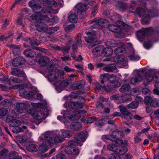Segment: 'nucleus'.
Wrapping results in <instances>:
<instances>
[{"mask_svg": "<svg viewBox=\"0 0 159 159\" xmlns=\"http://www.w3.org/2000/svg\"><path fill=\"white\" fill-rule=\"evenodd\" d=\"M60 135H57L52 132L48 131L42 134L39 137V141H43V138L46 141L43 142L40 146V149L43 152L47 151L54 144L61 143L65 140V138H69L72 135L71 131L68 130L61 129Z\"/></svg>", "mask_w": 159, "mask_h": 159, "instance_id": "1", "label": "nucleus"}, {"mask_svg": "<svg viewBox=\"0 0 159 159\" xmlns=\"http://www.w3.org/2000/svg\"><path fill=\"white\" fill-rule=\"evenodd\" d=\"M46 73L48 80L49 82H52L56 80L59 77L60 74H63L64 72L59 70L55 65L50 63L47 67Z\"/></svg>", "mask_w": 159, "mask_h": 159, "instance_id": "2", "label": "nucleus"}, {"mask_svg": "<svg viewBox=\"0 0 159 159\" xmlns=\"http://www.w3.org/2000/svg\"><path fill=\"white\" fill-rule=\"evenodd\" d=\"M80 112L79 111H74L73 114H71V112L70 111H62L61 112V114L63 116V117L59 116H57V119L60 121L61 122H63L65 126H68V125L69 123L68 120L66 119L67 118L68 119L72 120H75L77 119L74 118L72 119L74 116H78V119L80 118Z\"/></svg>", "mask_w": 159, "mask_h": 159, "instance_id": "3", "label": "nucleus"}, {"mask_svg": "<svg viewBox=\"0 0 159 159\" xmlns=\"http://www.w3.org/2000/svg\"><path fill=\"white\" fill-rule=\"evenodd\" d=\"M145 78L148 82L153 81L155 83V87L159 88V72L157 70L150 69L145 75Z\"/></svg>", "mask_w": 159, "mask_h": 159, "instance_id": "4", "label": "nucleus"}, {"mask_svg": "<svg viewBox=\"0 0 159 159\" xmlns=\"http://www.w3.org/2000/svg\"><path fill=\"white\" fill-rule=\"evenodd\" d=\"M95 85L96 89L99 92H100L101 90H104L107 92H110L115 88L119 87L120 85V82L116 81L109 82L106 86L105 87L102 86L98 83H96Z\"/></svg>", "mask_w": 159, "mask_h": 159, "instance_id": "5", "label": "nucleus"}, {"mask_svg": "<svg viewBox=\"0 0 159 159\" xmlns=\"http://www.w3.org/2000/svg\"><path fill=\"white\" fill-rule=\"evenodd\" d=\"M68 146L65 149V152L68 154H78L79 151L78 149L75 146L77 145L81 146L82 144L75 141H70L68 143Z\"/></svg>", "mask_w": 159, "mask_h": 159, "instance_id": "6", "label": "nucleus"}, {"mask_svg": "<svg viewBox=\"0 0 159 159\" xmlns=\"http://www.w3.org/2000/svg\"><path fill=\"white\" fill-rule=\"evenodd\" d=\"M49 110L46 108L43 112L41 110H35L34 111L32 115L35 119L40 120L45 118L49 114Z\"/></svg>", "mask_w": 159, "mask_h": 159, "instance_id": "7", "label": "nucleus"}, {"mask_svg": "<svg viewBox=\"0 0 159 159\" xmlns=\"http://www.w3.org/2000/svg\"><path fill=\"white\" fill-rule=\"evenodd\" d=\"M15 109L18 114L23 113L24 110L30 113H31L32 112L30 107V105L22 102L17 103L16 105Z\"/></svg>", "mask_w": 159, "mask_h": 159, "instance_id": "8", "label": "nucleus"}, {"mask_svg": "<svg viewBox=\"0 0 159 159\" xmlns=\"http://www.w3.org/2000/svg\"><path fill=\"white\" fill-rule=\"evenodd\" d=\"M122 115V117L128 121H130L133 117V115L127 110L126 107L123 105H120L118 107Z\"/></svg>", "mask_w": 159, "mask_h": 159, "instance_id": "9", "label": "nucleus"}, {"mask_svg": "<svg viewBox=\"0 0 159 159\" xmlns=\"http://www.w3.org/2000/svg\"><path fill=\"white\" fill-rule=\"evenodd\" d=\"M111 50V49L105 48L103 46L100 45L93 48L92 53L93 55L97 56H99L102 53L107 56H108L109 54H107L105 52Z\"/></svg>", "mask_w": 159, "mask_h": 159, "instance_id": "10", "label": "nucleus"}, {"mask_svg": "<svg viewBox=\"0 0 159 159\" xmlns=\"http://www.w3.org/2000/svg\"><path fill=\"white\" fill-rule=\"evenodd\" d=\"M144 70L143 69L140 70H135L134 71L135 75L130 80L131 83L132 84H138L141 82L142 80V74L144 73Z\"/></svg>", "mask_w": 159, "mask_h": 159, "instance_id": "11", "label": "nucleus"}, {"mask_svg": "<svg viewBox=\"0 0 159 159\" xmlns=\"http://www.w3.org/2000/svg\"><path fill=\"white\" fill-rule=\"evenodd\" d=\"M144 101L146 105H150L155 107H159V99L157 98H153L150 96H146Z\"/></svg>", "mask_w": 159, "mask_h": 159, "instance_id": "12", "label": "nucleus"}, {"mask_svg": "<svg viewBox=\"0 0 159 159\" xmlns=\"http://www.w3.org/2000/svg\"><path fill=\"white\" fill-rule=\"evenodd\" d=\"M124 26V24L120 22H117L115 23V25H110L109 26V29L111 31L118 33L120 32L121 29H123V27Z\"/></svg>", "mask_w": 159, "mask_h": 159, "instance_id": "13", "label": "nucleus"}, {"mask_svg": "<svg viewBox=\"0 0 159 159\" xmlns=\"http://www.w3.org/2000/svg\"><path fill=\"white\" fill-rule=\"evenodd\" d=\"M30 18L32 20H43L45 21H48L50 19L47 16H43L40 12H36L30 16Z\"/></svg>", "mask_w": 159, "mask_h": 159, "instance_id": "14", "label": "nucleus"}, {"mask_svg": "<svg viewBox=\"0 0 159 159\" xmlns=\"http://www.w3.org/2000/svg\"><path fill=\"white\" fill-rule=\"evenodd\" d=\"M89 8V7L86 4L80 3L75 6V10L78 14H81L82 13H85V12Z\"/></svg>", "mask_w": 159, "mask_h": 159, "instance_id": "15", "label": "nucleus"}, {"mask_svg": "<svg viewBox=\"0 0 159 159\" xmlns=\"http://www.w3.org/2000/svg\"><path fill=\"white\" fill-rule=\"evenodd\" d=\"M6 122L9 123L10 126L13 127H18L21 124L20 120L15 119H11L10 116L7 117Z\"/></svg>", "mask_w": 159, "mask_h": 159, "instance_id": "16", "label": "nucleus"}, {"mask_svg": "<svg viewBox=\"0 0 159 159\" xmlns=\"http://www.w3.org/2000/svg\"><path fill=\"white\" fill-rule=\"evenodd\" d=\"M11 74L14 76L23 77V80L25 79L26 75L24 72L18 68H13L11 69Z\"/></svg>", "mask_w": 159, "mask_h": 159, "instance_id": "17", "label": "nucleus"}, {"mask_svg": "<svg viewBox=\"0 0 159 159\" xmlns=\"http://www.w3.org/2000/svg\"><path fill=\"white\" fill-rule=\"evenodd\" d=\"M152 31V29L151 28H142L141 30L137 31L136 34L138 38H143L146 34Z\"/></svg>", "mask_w": 159, "mask_h": 159, "instance_id": "18", "label": "nucleus"}, {"mask_svg": "<svg viewBox=\"0 0 159 159\" xmlns=\"http://www.w3.org/2000/svg\"><path fill=\"white\" fill-rule=\"evenodd\" d=\"M43 139H44L43 140V141H41V142H43L42 143H43V142H44V141H46V140L44 138H43ZM39 142H40V141H39ZM42 144V143L41 144L39 145V146H40V145H41V144ZM26 149L27 150H28V151L30 152H33L37 151L39 149V147H38V146H37V145H36V144H29L28 145H27L26 147ZM39 150L41 152H43L41 150H40V146H39ZM45 152V151H44V152Z\"/></svg>", "mask_w": 159, "mask_h": 159, "instance_id": "19", "label": "nucleus"}, {"mask_svg": "<svg viewBox=\"0 0 159 159\" xmlns=\"http://www.w3.org/2000/svg\"><path fill=\"white\" fill-rule=\"evenodd\" d=\"M35 26L37 30L39 32L45 31L48 29V26L42 23L36 22Z\"/></svg>", "mask_w": 159, "mask_h": 159, "instance_id": "20", "label": "nucleus"}, {"mask_svg": "<svg viewBox=\"0 0 159 159\" xmlns=\"http://www.w3.org/2000/svg\"><path fill=\"white\" fill-rule=\"evenodd\" d=\"M40 3L44 6H48L55 7L57 6V3L53 0H39Z\"/></svg>", "mask_w": 159, "mask_h": 159, "instance_id": "21", "label": "nucleus"}, {"mask_svg": "<svg viewBox=\"0 0 159 159\" xmlns=\"http://www.w3.org/2000/svg\"><path fill=\"white\" fill-rule=\"evenodd\" d=\"M50 60L47 57L42 56L39 59V63L40 66L42 67H45L49 62Z\"/></svg>", "mask_w": 159, "mask_h": 159, "instance_id": "22", "label": "nucleus"}, {"mask_svg": "<svg viewBox=\"0 0 159 159\" xmlns=\"http://www.w3.org/2000/svg\"><path fill=\"white\" fill-rule=\"evenodd\" d=\"M108 24V22L107 20L102 19H99L98 18L97 24L93 25L92 27L95 28H98L99 26H100L101 27H105L107 26Z\"/></svg>", "mask_w": 159, "mask_h": 159, "instance_id": "23", "label": "nucleus"}, {"mask_svg": "<svg viewBox=\"0 0 159 159\" xmlns=\"http://www.w3.org/2000/svg\"><path fill=\"white\" fill-rule=\"evenodd\" d=\"M74 138L76 140L82 142H84L86 139L85 134L83 131H82L75 135Z\"/></svg>", "mask_w": 159, "mask_h": 159, "instance_id": "24", "label": "nucleus"}, {"mask_svg": "<svg viewBox=\"0 0 159 159\" xmlns=\"http://www.w3.org/2000/svg\"><path fill=\"white\" fill-rule=\"evenodd\" d=\"M85 33L87 35H91V36H89L88 37H85V41L88 43H92L94 41V38L92 36L93 34V32L92 30H90L88 31H86Z\"/></svg>", "mask_w": 159, "mask_h": 159, "instance_id": "25", "label": "nucleus"}, {"mask_svg": "<svg viewBox=\"0 0 159 159\" xmlns=\"http://www.w3.org/2000/svg\"><path fill=\"white\" fill-rule=\"evenodd\" d=\"M68 19V20L72 23H76L78 20V17L73 12L69 13Z\"/></svg>", "mask_w": 159, "mask_h": 159, "instance_id": "26", "label": "nucleus"}, {"mask_svg": "<svg viewBox=\"0 0 159 159\" xmlns=\"http://www.w3.org/2000/svg\"><path fill=\"white\" fill-rule=\"evenodd\" d=\"M19 94L21 97L30 98L32 95V92L31 91L27 92L24 89H21L19 91Z\"/></svg>", "mask_w": 159, "mask_h": 159, "instance_id": "27", "label": "nucleus"}, {"mask_svg": "<svg viewBox=\"0 0 159 159\" xmlns=\"http://www.w3.org/2000/svg\"><path fill=\"white\" fill-rule=\"evenodd\" d=\"M96 106L98 109H99L102 111L106 113H108L110 112V109L108 108H105L104 105L101 103L97 102Z\"/></svg>", "mask_w": 159, "mask_h": 159, "instance_id": "28", "label": "nucleus"}, {"mask_svg": "<svg viewBox=\"0 0 159 159\" xmlns=\"http://www.w3.org/2000/svg\"><path fill=\"white\" fill-rule=\"evenodd\" d=\"M82 103L78 102H71L68 104V107L72 109L82 108L83 107Z\"/></svg>", "mask_w": 159, "mask_h": 159, "instance_id": "29", "label": "nucleus"}, {"mask_svg": "<svg viewBox=\"0 0 159 159\" xmlns=\"http://www.w3.org/2000/svg\"><path fill=\"white\" fill-rule=\"evenodd\" d=\"M136 12L139 17L144 16L147 13V10L145 7L143 8L141 7L137 8L136 10Z\"/></svg>", "mask_w": 159, "mask_h": 159, "instance_id": "30", "label": "nucleus"}, {"mask_svg": "<svg viewBox=\"0 0 159 159\" xmlns=\"http://www.w3.org/2000/svg\"><path fill=\"white\" fill-rule=\"evenodd\" d=\"M37 2V0H32L29 2V6L34 11L37 10H39L41 8L40 5L36 4L35 3Z\"/></svg>", "mask_w": 159, "mask_h": 159, "instance_id": "31", "label": "nucleus"}, {"mask_svg": "<svg viewBox=\"0 0 159 159\" xmlns=\"http://www.w3.org/2000/svg\"><path fill=\"white\" fill-rule=\"evenodd\" d=\"M82 126V124L79 122H73L70 125L71 129L75 131L78 130Z\"/></svg>", "mask_w": 159, "mask_h": 159, "instance_id": "32", "label": "nucleus"}, {"mask_svg": "<svg viewBox=\"0 0 159 159\" xmlns=\"http://www.w3.org/2000/svg\"><path fill=\"white\" fill-rule=\"evenodd\" d=\"M23 60V59L20 57L15 58L12 61V65L14 66H20L22 64Z\"/></svg>", "mask_w": 159, "mask_h": 159, "instance_id": "33", "label": "nucleus"}, {"mask_svg": "<svg viewBox=\"0 0 159 159\" xmlns=\"http://www.w3.org/2000/svg\"><path fill=\"white\" fill-rule=\"evenodd\" d=\"M111 135L113 139L117 138L119 136L122 137L124 135V133L122 132L118 129H116L114 130Z\"/></svg>", "mask_w": 159, "mask_h": 159, "instance_id": "34", "label": "nucleus"}, {"mask_svg": "<svg viewBox=\"0 0 159 159\" xmlns=\"http://www.w3.org/2000/svg\"><path fill=\"white\" fill-rule=\"evenodd\" d=\"M110 99L115 100V102L117 104H120L123 103L121 96L114 95L110 97Z\"/></svg>", "mask_w": 159, "mask_h": 159, "instance_id": "35", "label": "nucleus"}, {"mask_svg": "<svg viewBox=\"0 0 159 159\" xmlns=\"http://www.w3.org/2000/svg\"><path fill=\"white\" fill-rule=\"evenodd\" d=\"M112 76L107 73H104L101 74L100 76V79L101 80V83L103 84L105 81L109 80Z\"/></svg>", "mask_w": 159, "mask_h": 159, "instance_id": "36", "label": "nucleus"}, {"mask_svg": "<svg viewBox=\"0 0 159 159\" xmlns=\"http://www.w3.org/2000/svg\"><path fill=\"white\" fill-rule=\"evenodd\" d=\"M81 34H78V40L76 42L73 44L72 46V48L74 52L76 50L78 45H80L81 44Z\"/></svg>", "mask_w": 159, "mask_h": 159, "instance_id": "37", "label": "nucleus"}, {"mask_svg": "<svg viewBox=\"0 0 159 159\" xmlns=\"http://www.w3.org/2000/svg\"><path fill=\"white\" fill-rule=\"evenodd\" d=\"M127 151V148L126 147L122 146L119 148H117L116 153L120 156L125 154Z\"/></svg>", "mask_w": 159, "mask_h": 159, "instance_id": "38", "label": "nucleus"}, {"mask_svg": "<svg viewBox=\"0 0 159 159\" xmlns=\"http://www.w3.org/2000/svg\"><path fill=\"white\" fill-rule=\"evenodd\" d=\"M25 41L27 42V43H29L31 45V46L32 47H34L39 44V43L37 42V39L34 38H33L32 39L29 38L25 39Z\"/></svg>", "mask_w": 159, "mask_h": 159, "instance_id": "39", "label": "nucleus"}, {"mask_svg": "<svg viewBox=\"0 0 159 159\" xmlns=\"http://www.w3.org/2000/svg\"><path fill=\"white\" fill-rule=\"evenodd\" d=\"M116 69L114 65L110 64L106 65L103 68V70L107 72H111L115 70Z\"/></svg>", "mask_w": 159, "mask_h": 159, "instance_id": "40", "label": "nucleus"}, {"mask_svg": "<svg viewBox=\"0 0 159 159\" xmlns=\"http://www.w3.org/2000/svg\"><path fill=\"white\" fill-rule=\"evenodd\" d=\"M24 54L25 56L30 57H34L35 55V52L30 49L25 50Z\"/></svg>", "mask_w": 159, "mask_h": 159, "instance_id": "41", "label": "nucleus"}, {"mask_svg": "<svg viewBox=\"0 0 159 159\" xmlns=\"http://www.w3.org/2000/svg\"><path fill=\"white\" fill-rule=\"evenodd\" d=\"M127 7V6L126 5L121 2H117V4L116 6V8L120 11H123Z\"/></svg>", "mask_w": 159, "mask_h": 159, "instance_id": "42", "label": "nucleus"}, {"mask_svg": "<svg viewBox=\"0 0 159 159\" xmlns=\"http://www.w3.org/2000/svg\"><path fill=\"white\" fill-rule=\"evenodd\" d=\"M120 16L119 15L117 14L116 13H115L114 14L113 16H111L110 19H111L113 22L116 23L117 22H120L122 23V22L119 21V20L120 19Z\"/></svg>", "mask_w": 159, "mask_h": 159, "instance_id": "43", "label": "nucleus"}, {"mask_svg": "<svg viewBox=\"0 0 159 159\" xmlns=\"http://www.w3.org/2000/svg\"><path fill=\"white\" fill-rule=\"evenodd\" d=\"M52 7H52L50 6V5L45 6L42 9L41 11L42 12L45 13H54Z\"/></svg>", "mask_w": 159, "mask_h": 159, "instance_id": "44", "label": "nucleus"}, {"mask_svg": "<svg viewBox=\"0 0 159 159\" xmlns=\"http://www.w3.org/2000/svg\"><path fill=\"white\" fill-rule=\"evenodd\" d=\"M31 104L34 106V107H37L38 108H41L43 106L47 104V103L45 101L38 103H31Z\"/></svg>", "mask_w": 159, "mask_h": 159, "instance_id": "45", "label": "nucleus"}, {"mask_svg": "<svg viewBox=\"0 0 159 159\" xmlns=\"http://www.w3.org/2000/svg\"><path fill=\"white\" fill-rule=\"evenodd\" d=\"M11 81H12L14 83H20L22 82V79L12 76L9 79V84L10 85L11 84Z\"/></svg>", "mask_w": 159, "mask_h": 159, "instance_id": "46", "label": "nucleus"}, {"mask_svg": "<svg viewBox=\"0 0 159 159\" xmlns=\"http://www.w3.org/2000/svg\"><path fill=\"white\" fill-rule=\"evenodd\" d=\"M97 120V118H94L93 117H90L87 119H81V120L85 123H91Z\"/></svg>", "mask_w": 159, "mask_h": 159, "instance_id": "47", "label": "nucleus"}, {"mask_svg": "<svg viewBox=\"0 0 159 159\" xmlns=\"http://www.w3.org/2000/svg\"><path fill=\"white\" fill-rule=\"evenodd\" d=\"M129 59L132 61H137L140 59V57L134 51H132V54L128 57Z\"/></svg>", "mask_w": 159, "mask_h": 159, "instance_id": "48", "label": "nucleus"}, {"mask_svg": "<svg viewBox=\"0 0 159 159\" xmlns=\"http://www.w3.org/2000/svg\"><path fill=\"white\" fill-rule=\"evenodd\" d=\"M105 44L110 47H115L117 46L116 41L113 40H109L105 43Z\"/></svg>", "mask_w": 159, "mask_h": 159, "instance_id": "49", "label": "nucleus"}, {"mask_svg": "<svg viewBox=\"0 0 159 159\" xmlns=\"http://www.w3.org/2000/svg\"><path fill=\"white\" fill-rule=\"evenodd\" d=\"M16 140L20 143H23L26 142L27 138L25 136H17L16 139Z\"/></svg>", "mask_w": 159, "mask_h": 159, "instance_id": "50", "label": "nucleus"}, {"mask_svg": "<svg viewBox=\"0 0 159 159\" xmlns=\"http://www.w3.org/2000/svg\"><path fill=\"white\" fill-rule=\"evenodd\" d=\"M121 97L122 99L123 103L126 101H130L132 100V98L130 95L126 93H125L121 95Z\"/></svg>", "mask_w": 159, "mask_h": 159, "instance_id": "51", "label": "nucleus"}, {"mask_svg": "<svg viewBox=\"0 0 159 159\" xmlns=\"http://www.w3.org/2000/svg\"><path fill=\"white\" fill-rule=\"evenodd\" d=\"M130 89L129 85L128 84H125L122 85L119 89V91L122 93L129 91Z\"/></svg>", "mask_w": 159, "mask_h": 159, "instance_id": "52", "label": "nucleus"}, {"mask_svg": "<svg viewBox=\"0 0 159 159\" xmlns=\"http://www.w3.org/2000/svg\"><path fill=\"white\" fill-rule=\"evenodd\" d=\"M59 29L58 27H51L46 30L47 33L49 34H52L55 33Z\"/></svg>", "mask_w": 159, "mask_h": 159, "instance_id": "53", "label": "nucleus"}, {"mask_svg": "<svg viewBox=\"0 0 159 159\" xmlns=\"http://www.w3.org/2000/svg\"><path fill=\"white\" fill-rule=\"evenodd\" d=\"M138 103L136 101H133L127 105L128 108L135 109L138 106Z\"/></svg>", "mask_w": 159, "mask_h": 159, "instance_id": "54", "label": "nucleus"}, {"mask_svg": "<svg viewBox=\"0 0 159 159\" xmlns=\"http://www.w3.org/2000/svg\"><path fill=\"white\" fill-rule=\"evenodd\" d=\"M69 43H67V46H64L60 48L59 50L62 51L64 55L69 53V51L70 49V45H68Z\"/></svg>", "mask_w": 159, "mask_h": 159, "instance_id": "55", "label": "nucleus"}, {"mask_svg": "<svg viewBox=\"0 0 159 159\" xmlns=\"http://www.w3.org/2000/svg\"><path fill=\"white\" fill-rule=\"evenodd\" d=\"M98 6L97 4L94 5V7L92 9V11L91 14V17H94L95 16L98 12Z\"/></svg>", "mask_w": 159, "mask_h": 159, "instance_id": "56", "label": "nucleus"}, {"mask_svg": "<svg viewBox=\"0 0 159 159\" xmlns=\"http://www.w3.org/2000/svg\"><path fill=\"white\" fill-rule=\"evenodd\" d=\"M102 139L104 141H105L107 140H109L112 142L114 141V139L112 137L111 135H103L102 137Z\"/></svg>", "mask_w": 159, "mask_h": 159, "instance_id": "57", "label": "nucleus"}, {"mask_svg": "<svg viewBox=\"0 0 159 159\" xmlns=\"http://www.w3.org/2000/svg\"><path fill=\"white\" fill-rule=\"evenodd\" d=\"M107 148L110 151L114 152L116 153L117 148V147H116L113 143L107 145Z\"/></svg>", "mask_w": 159, "mask_h": 159, "instance_id": "58", "label": "nucleus"}, {"mask_svg": "<svg viewBox=\"0 0 159 159\" xmlns=\"http://www.w3.org/2000/svg\"><path fill=\"white\" fill-rule=\"evenodd\" d=\"M71 88L74 90H77L82 88V85L80 83H77L73 84L72 85Z\"/></svg>", "mask_w": 159, "mask_h": 159, "instance_id": "59", "label": "nucleus"}, {"mask_svg": "<svg viewBox=\"0 0 159 159\" xmlns=\"http://www.w3.org/2000/svg\"><path fill=\"white\" fill-rule=\"evenodd\" d=\"M22 127V128L20 127L18 128L17 129L13 130L12 131L13 132L15 133H19L20 132H23L25 131L24 129L25 130L27 128V127L25 126H23Z\"/></svg>", "mask_w": 159, "mask_h": 159, "instance_id": "60", "label": "nucleus"}, {"mask_svg": "<svg viewBox=\"0 0 159 159\" xmlns=\"http://www.w3.org/2000/svg\"><path fill=\"white\" fill-rule=\"evenodd\" d=\"M121 44L122 47L117 48L115 49V53L116 54L121 53L123 51V47H125V44L123 43H121Z\"/></svg>", "mask_w": 159, "mask_h": 159, "instance_id": "61", "label": "nucleus"}, {"mask_svg": "<svg viewBox=\"0 0 159 159\" xmlns=\"http://www.w3.org/2000/svg\"><path fill=\"white\" fill-rule=\"evenodd\" d=\"M75 25L74 24H71L69 25L67 27H65V31L67 32H71L75 28Z\"/></svg>", "mask_w": 159, "mask_h": 159, "instance_id": "62", "label": "nucleus"}, {"mask_svg": "<svg viewBox=\"0 0 159 159\" xmlns=\"http://www.w3.org/2000/svg\"><path fill=\"white\" fill-rule=\"evenodd\" d=\"M140 92L139 89L138 88L132 89L130 91V94L133 96H136Z\"/></svg>", "mask_w": 159, "mask_h": 159, "instance_id": "63", "label": "nucleus"}, {"mask_svg": "<svg viewBox=\"0 0 159 159\" xmlns=\"http://www.w3.org/2000/svg\"><path fill=\"white\" fill-rule=\"evenodd\" d=\"M8 110L5 108H2L0 109V116H3L7 114Z\"/></svg>", "mask_w": 159, "mask_h": 159, "instance_id": "64", "label": "nucleus"}]
</instances>
